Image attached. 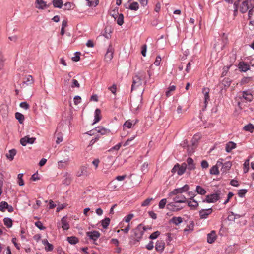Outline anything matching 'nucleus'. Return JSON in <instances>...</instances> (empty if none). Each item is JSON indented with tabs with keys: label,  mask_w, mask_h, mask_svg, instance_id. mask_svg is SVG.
I'll list each match as a JSON object with an SVG mask.
<instances>
[{
	"label": "nucleus",
	"mask_w": 254,
	"mask_h": 254,
	"mask_svg": "<svg viewBox=\"0 0 254 254\" xmlns=\"http://www.w3.org/2000/svg\"><path fill=\"white\" fill-rule=\"evenodd\" d=\"M146 74L144 71L141 70L135 73L132 77L131 91L140 87L143 82L145 84L146 83Z\"/></svg>",
	"instance_id": "1"
},
{
	"label": "nucleus",
	"mask_w": 254,
	"mask_h": 254,
	"mask_svg": "<svg viewBox=\"0 0 254 254\" xmlns=\"http://www.w3.org/2000/svg\"><path fill=\"white\" fill-rule=\"evenodd\" d=\"M16 150L15 149H11L8 151V153H6V157L10 161H12L14 157L16 155Z\"/></svg>",
	"instance_id": "25"
},
{
	"label": "nucleus",
	"mask_w": 254,
	"mask_h": 254,
	"mask_svg": "<svg viewBox=\"0 0 254 254\" xmlns=\"http://www.w3.org/2000/svg\"><path fill=\"white\" fill-rule=\"evenodd\" d=\"M176 196L173 198V201L175 203H185L186 202V197L182 194L176 195Z\"/></svg>",
	"instance_id": "14"
},
{
	"label": "nucleus",
	"mask_w": 254,
	"mask_h": 254,
	"mask_svg": "<svg viewBox=\"0 0 254 254\" xmlns=\"http://www.w3.org/2000/svg\"><path fill=\"white\" fill-rule=\"evenodd\" d=\"M81 98L79 96H76L74 98V103L75 105H77L81 102Z\"/></svg>",
	"instance_id": "55"
},
{
	"label": "nucleus",
	"mask_w": 254,
	"mask_h": 254,
	"mask_svg": "<svg viewBox=\"0 0 254 254\" xmlns=\"http://www.w3.org/2000/svg\"><path fill=\"white\" fill-rule=\"evenodd\" d=\"M111 15L115 20H116V17L118 15V9L113 10L111 12Z\"/></svg>",
	"instance_id": "60"
},
{
	"label": "nucleus",
	"mask_w": 254,
	"mask_h": 254,
	"mask_svg": "<svg viewBox=\"0 0 254 254\" xmlns=\"http://www.w3.org/2000/svg\"><path fill=\"white\" fill-rule=\"evenodd\" d=\"M52 3L54 7L61 8L63 6V2L62 0H53Z\"/></svg>",
	"instance_id": "27"
},
{
	"label": "nucleus",
	"mask_w": 254,
	"mask_h": 254,
	"mask_svg": "<svg viewBox=\"0 0 254 254\" xmlns=\"http://www.w3.org/2000/svg\"><path fill=\"white\" fill-rule=\"evenodd\" d=\"M139 8V5L137 2H133L129 6V9L132 10L136 11Z\"/></svg>",
	"instance_id": "37"
},
{
	"label": "nucleus",
	"mask_w": 254,
	"mask_h": 254,
	"mask_svg": "<svg viewBox=\"0 0 254 254\" xmlns=\"http://www.w3.org/2000/svg\"><path fill=\"white\" fill-rule=\"evenodd\" d=\"M122 146V143H119L116 145L114 146V147H112L110 149L108 150V152H113L114 150L118 151L120 149V147Z\"/></svg>",
	"instance_id": "45"
},
{
	"label": "nucleus",
	"mask_w": 254,
	"mask_h": 254,
	"mask_svg": "<svg viewBox=\"0 0 254 254\" xmlns=\"http://www.w3.org/2000/svg\"><path fill=\"white\" fill-rule=\"evenodd\" d=\"M239 66L240 70L243 72H246L250 69L249 65L244 62H240Z\"/></svg>",
	"instance_id": "24"
},
{
	"label": "nucleus",
	"mask_w": 254,
	"mask_h": 254,
	"mask_svg": "<svg viewBox=\"0 0 254 254\" xmlns=\"http://www.w3.org/2000/svg\"><path fill=\"white\" fill-rule=\"evenodd\" d=\"M212 209H203L199 211V214L200 219H206L209 215L212 213Z\"/></svg>",
	"instance_id": "7"
},
{
	"label": "nucleus",
	"mask_w": 254,
	"mask_h": 254,
	"mask_svg": "<svg viewBox=\"0 0 254 254\" xmlns=\"http://www.w3.org/2000/svg\"><path fill=\"white\" fill-rule=\"evenodd\" d=\"M230 185L234 187H238L239 185L238 181L235 179L231 181Z\"/></svg>",
	"instance_id": "62"
},
{
	"label": "nucleus",
	"mask_w": 254,
	"mask_h": 254,
	"mask_svg": "<svg viewBox=\"0 0 254 254\" xmlns=\"http://www.w3.org/2000/svg\"><path fill=\"white\" fill-rule=\"evenodd\" d=\"M134 215L133 214H129L125 217L124 220L127 223L129 222L132 218L133 217Z\"/></svg>",
	"instance_id": "53"
},
{
	"label": "nucleus",
	"mask_w": 254,
	"mask_h": 254,
	"mask_svg": "<svg viewBox=\"0 0 254 254\" xmlns=\"http://www.w3.org/2000/svg\"><path fill=\"white\" fill-rule=\"evenodd\" d=\"M201 166L203 169H207L209 167V164L206 160H203L201 162Z\"/></svg>",
	"instance_id": "50"
},
{
	"label": "nucleus",
	"mask_w": 254,
	"mask_h": 254,
	"mask_svg": "<svg viewBox=\"0 0 254 254\" xmlns=\"http://www.w3.org/2000/svg\"><path fill=\"white\" fill-rule=\"evenodd\" d=\"M114 53V49L113 47L112 44L110 43L105 55V60L107 62H110L113 58Z\"/></svg>",
	"instance_id": "4"
},
{
	"label": "nucleus",
	"mask_w": 254,
	"mask_h": 254,
	"mask_svg": "<svg viewBox=\"0 0 254 254\" xmlns=\"http://www.w3.org/2000/svg\"><path fill=\"white\" fill-rule=\"evenodd\" d=\"M45 249L47 251H51L53 249V246L52 244L48 243V244L46 245Z\"/></svg>",
	"instance_id": "63"
},
{
	"label": "nucleus",
	"mask_w": 254,
	"mask_h": 254,
	"mask_svg": "<svg viewBox=\"0 0 254 254\" xmlns=\"http://www.w3.org/2000/svg\"><path fill=\"white\" fill-rule=\"evenodd\" d=\"M177 203L174 202H171L167 204V208L169 209V210L173 212L175 211H178L180 210H181L183 207H179V205H177L176 204Z\"/></svg>",
	"instance_id": "9"
},
{
	"label": "nucleus",
	"mask_w": 254,
	"mask_h": 254,
	"mask_svg": "<svg viewBox=\"0 0 254 254\" xmlns=\"http://www.w3.org/2000/svg\"><path fill=\"white\" fill-rule=\"evenodd\" d=\"M132 123L129 121H127L124 124V126L127 127L128 128H131Z\"/></svg>",
	"instance_id": "59"
},
{
	"label": "nucleus",
	"mask_w": 254,
	"mask_h": 254,
	"mask_svg": "<svg viewBox=\"0 0 254 254\" xmlns=\"http://www.w3.org/2000/svg\"><path fill=\"white\" fill-rule=\"evenodd\" d=\"M161 7V3L160 2H157L155 5L154 10L156 12H158L160 10Z\"/></svg>",
	"instance_id": "64"
},
{
	"label": "nucleus",
	"mask_w": 254,
	"mask_h": 254,
	"mask_svg": "<svg viewBox=\"0 0 254 254\" xmlns=\"http://www.w3.org/2000/svg\"><path fill=\"white\" fill-rule=\"evenodd\" d=\"M186 162L188 169L189 170H192L195 169V164L194 163L193 160L191 158H188L186 160Z\"/></svg>",
	"instance_id": "13"
},
{
	"label": "nucleus",
	"mask_w": 254,
	"mask_h": 254,
	"mask_svg": "<svg viewBox=\"0 0 254 254\" xmlns=\"http://www.w3.org/2000/svg\"><path fill=\"white\" fill-rule=\"evenodd\" d=\"M8 206V204L5 201H2L0 203V210L4 212L7 207Z\"/></svg>",
	"instance_id": "39"
},
{
	"label": "nucleus",
	"mask_w": 254,
	"mask_h": 254,
	"mask_svg": "<svg viewBox=\"0 0 254 254\" xmlns=\"http://www.w3.org/2000/svg\"><path fill=\"white\" fill-rule=\"evenodd\" d=\"M188 194L189 196H190V198L189 200H193V198L196 196V194L192 191H189L188 192Z\"/></svg>",
	"instance_id": "61"
},
{
	"label": "nucleus",
	"mask_w": 254,
	"mask_h": 254,
	"mask_svg": "<svg viewBox=\"0 0 254 254\" xmlns=\"http://www.w3.org/2000/svg\"><path fill=\"white\" fill-rule=\"evenodd\" d=\"M202 92L204 94V104L205 108H206L208 102L210 100L209 97V89L208 88H204L202 90Z\"/></svg>",
	"instance_id": "12"
},
{
	"label": "nucleus",
	"mask_w": 254,
	"mask_h": 254,
	"mask_svg": "<svg viewBox=\"0 0 254 254\" xmlns=\"http://www.w3.org/2000/svg\"><path fill=\"white\" fill-rule=\"evenodd\" d=\"M3 222L5 225H6L8 228H10L12 225V221L11 219L9 218H5L3 219Z\"/></svg>",
	"instance_id": "35"
},
{
	"label": "nucleus",
	"mask_w": 254,
	"mask_h": 254,
	"mask_svg": "<svg viewBox=\"0 0 254 254\" xmlns=\"http://www.w3.org/2000/svg\"><path fill=\"white\" fill-rule=\"evenodd\" d=\"M117 22L119 25H122L124 22V15L123 14H119L117 17Z\"/></svg>",
	"instance_id": "34"
},
{
	"label": "nucleus",
	"mask_w": 254,
	"mask_h": 254,
	"mask_svg": "<svg viewBox=\"0 0 254 254\" xmlns=\"http://www.w3.org/2000/svg\"><path fill=\"white\" fill-rule=\"evenodd\" d=\"M62 228L64 230H67L69 228V224L65 217H63L61 219Z\"/></svg>",
	"instance_id": "19"
},
{
	"label": "nucleus",
	"mask_w": 254,
	"mask_h": 254,
	"mask_svg": "<svg viewBox=\"0 0 254 254\" xmlns=\"http://www.w3.org/2000/svg\"><path fill=\"white\" fill-rule=\"evenodd\" d=\"M23 174H19L18 175V184L19 186H23L24 183V181L22 179Z\"/></svg>",
	"instance_id": "49"
},
{
	"label": "nucleus",
	"mask_w": 254,
	"mask_h": 254,
	"mask_svg": "<svg viewBox=\"0 0 254 254\" xmlns=\"http://www.w3.org/2000/svg\"><path fill=\"white\" fill-rule=\"evenodd\" d=\"M108 89L114 95L116 94L117 87L116 84H114L112 86L108 88Z\"/></svg>",
	"instance_id": "57"
},
{
	"label": "nucleus",
	"mask_w": 254,
	"mask_h": 254,
	"mask_svg": "<svg viewBox=\"0 0 254 254\" xmlns=\"http://www.w3.org/2000/svg\"><path fill=\"white\" fill-rule=\"evenodd\" d=\"M64 6L65 10H70L73 9L74 4L71 2H67L64 4Z\"/></svg>",
	"instance_id": "40"
},
{
	"label": "nucleus",
	"mask_w": 254,
	"mask_h": 254,
	"mask_svg": "<svg viewBox=\"0 0 254 254\" xmlns=\"http://www.w3.org/2000/svg\"><path fill=\"white\" fill-rule=\"evenodd\" d=\"M187 202L188 205L190 207L191 209H196L198 206V202L194 200H188L186 201Z\"/></svg>",
	"instance_id": "20"
},
{
	"label": "nucleus",
	"mask_w": 254,
	"mask_h": 254,
	"mask_svg": "<svg viewBox=\"0 0 254 254\" xmlns=\"http://www.w3.org/2000/svg\"><path fill=\"white\" fill-rule=\"evenodd\" d=\"M187 168V163H183L181 165H180L179 164L178 175H183L185 173Z\"/></svg>",
	"instance_id": "21"
},
{
	"label": "nucleus",
	"mask_w": 254,
	"mask_h": 254,
	"mask_svg": "<svg viewBox=\"0 0 254 254\" xmlns=\"http://www.w3.org/2000/svg\"><path fill=\"white\" fill-rule=\"evenodd\" d=\"M223 160L222 159H219L216 162L215 166L218 168H220L222 167L224 164L223 162Z\"/></svg>",
	"instance_id": "56"
},
{
	"label": "nucleus",
	"mask_w": 254,
	"mask_h": 254,
	"mask_svg": "<svg viewBox=\"0 0 254 254\" xmlns=\"http://www.w3.org/2000/svg\"><path fill=\"white\" fill-rule=\"evenodd\" d=\"M95 130L98 133H101L102 135H104L108 132V130L102 127H98L95 128Z\"/></svg>",
	"instance_id": "32"
},
{
	"label": "nucleus",
	"mask_w": 254,
	"mask_h": 254,
	"mask_svg": "<svg viewBox=\"0 0 254 254\" xmlns=\"http://www.w3.org/2000/svg\"><path fill=\"white\" fill-rule=\"evenodd\" d=\"M195 191L200 195H205L206 193V190L200 186H196Z\"/></svg>",
	"instance_id": "29"
},
{
	"label": "nucleus",
	"mask_w": 254,
	"mask_h": 254,
	"mask_svg": "<svg viewBox=\"0 0 254 254\" xmlns=\"http://www.w3.org/2000/svg\"><path fill=\"white\" fill-rule=\"evenodd\" d=\"M167 203V199L165 198L161 199L159 202V208L160 209H163L165 207Z\"/></svg>",
	"instance_id": "44"
},
{
	"label": "nucleus",
	"mask_w": 254,
	"mask_h": 254,
	"mask_svg": "<svg viewBox=\"0 0 254 254\" xmlns=\"http://www.w3.org/2000/svg\"><path fill=\"white\" fill-rule=\"evenodd\" d=\"M153 200L152 198H148L145 199L141 204L142 206H147L150 204V202Z\"/></svg>",
	"instance_id": "47"
},
{
	"label": "nucleus",
	"mask_w": 254,
	"mask_h": 254,
	"mask_svg": "<svg viewBox=\"0 0 254 254\" xmlns=\"http://www.w3.org/2000/svg\"><path fill=\"white\" fill-rule=\"evenodd\" d=\"M15 118L17 119L20 123H22L24 119V116L18 112L15 113Z\"/></svg>",
	"instance_id": "42"
},
{
	"label": "nucleus",
	"mask_w": 254,
	"mask_h": 254,
	"mask_svg": "<svg viewBox=\"0 0 254 254\" xmlns=\"http://www.w3.org/2000/svg\"><path fill=\"white\" fill-rule=\"evenodd\" d=\"M220 198V196L218 193H213L210 195H208L206 196V199L204 202L207 203H215Z\"/></svg>",
	"instance_id": "5"
},
{
	"label": "nucleus",
	"mask_w": 254,
	"mask_h": 254,
	"mask_svg": "<svg viewBox=\"0 0 254 254\" xmlns=\"http://www.w3.org/2000/svg\"><path fill=\"white\" fill-rule=\"evenodd\" d=\"M236 144L233 141H229L226 143L225 150L227 152L230 153L231 151L236 148Z\"/></svg>",
	"instance_id": "15"
},
{
	"label": "nucleus",
	"mask_w": 254,
	"mask_h": 254,
	"mask_svg": "<svg viewBox=\"0 0 254 254\" xmlns=\"http://www.w3.org/2000/svg\"><path fill=\"white\" fill-rule=\"evenodd\" d=\"M216 234L215 231H213L207 235V242L209 243H212L216 239Z\"/></svg>",
	"instance_id": "22"
},
{
	"label": "nucleus",
	"mask_w": 254,
	"mask_h": 254,
	"mask_svg": "<svg viewBox=\"0 0 254 254\" xmlns=\"http://www.w3.org/2000/svg\"><path fill=\"white\" fill-rule=\"evenodd\" d=\"M33 79L31 75H28L26 76L24 79L23 81V86H24V85H31L33 83Z\"/></svg>",
	"instance_id": "17"
},
{
	"label": "nucleus",
	"mask_w": 254,
	"mask_h": 254,
	"mask_svg": "<svg viewBox=\"0 0 254 254\" xmlns=\"http://www.w3.org/2000/svg\"><path fill=\"white\" fill-rule=\"evenodd\" d=\"M67 240L71 244H76L78 242V238L74 236L68 237Z\"/></svg>",
	"instance_id": "33"
},
{
	"label": "nucleus",
	"mask_w": 254,
	"mask_h": 254,
	"mask_svg": "<svg viewBox=\"0 0 254 254\" xmlns=\"http://www.w3.org/2000/svg\"><path fill=\"white\" fill-rule=\"evenodd\" d=\"M101 119V112L99 109H96L95 111L94 122L93 124L98 123Z\"/></svg>",
	"instance_id": "23"
},
{
	"label": "nucleus",
	"mask_w": 254,
	"mask_h": 254,
	"mask_svg": "<svg viewBox=\"0 0 254 254\" xmlns=\"http://www.w3.org/2000/svg\"><path fill=\"white\" fill-rule=\"evenodd\" d=\"M248 18L250 21L254 20V7H252L248 12Z\"/></svg>",
	"instance_id": "36"
},
{
	"label": "nucleus",
	"mask_w": 254,
	"mask_h": 254,
	"mask_svg": "<svg viewBox=\"0 0 254 254\" xmlns=\"http://www.w3.org/2000/svg\"><path fill=\"white\" fill-rule=\"evenodd\" d=\"M35 137H30L29 135L26 136L20 139V142L23 146H26L28 144H32L35 141Z\"/></svg>",
	"instance_id": "6"
},
{
	"label": "nucleus",
	"mask_w": 254,
	"mask_h": 254,
	"mask_svg": "<svg viewBox=\"0 0 254 254\" xmlns=\"http://www.w3.org/2000/svg\"><path fill=\"white\" fill-rule=\"evenodd\" d=\"M71 87L72 88L74 87L79 88L80 84L77 80L73 79L72 80Z\"/></svg>",
	"instance_id": "46"
},
{
	"label": "nucleus",
	"mask_w": 254,
	"mask_h": 254,
	"mask_svg": "<svg viewBox=\"0 0 254 254\" xmlns=\"http://www.w3.org/2000/svg\"><path fill=\"white\" fill-rule=\"evenodd\" d=\"M86 235L94 242L97 241V240L100 236V233L97 231H93L91 232H87Z\"/></svg>",
	"instance_id": "8"
},
{
	"label": "nucleus",
	"mask_w": 254,
	"mask_h": 254,
	"mask_svg": "<svg viewBox=\"0 0 254 254\" xmlns=\"http://www.w3.org/2000/svg\"><path fill=\"white\" fill-rule=\"evenodd\" d=\"M189 186L187 184H186L183 187L173 190L168 194V195L169 196H172L178 194H181L183 192H187L189 190Z\"/></svg>",
	"instance_id": "3"
},
{
	"label": "nucleus",
	"mask_w": 254,
	"mask_h": 254,
	"mask_svg": "<svg viewBox=\"0 0 254 254\" xmlns=\"http://www.w3.org/2000/svg\"><path fill=\"white\" fill-rule=\"evenodd\" d=\"M252 7H254V0H246L240 5V11L242 13H246Z\"/></svg>",
	"instance_id": "2"
},
{
	"label": "nucleus",
	"mask_w": 254,
	"mask_h": 254,
	"mask_svg": "<svg viewBox=\"0 0 254 254\" xmlns=\"http://www.w3.org/2000/svg\"><path fill=\"white\" fill-rule=\"evenodd\" d=\"M182 221V218L181 217H173L171 220V222L176 225L181 223Z\"/></svg>",
	"instance_id": "30"
},
{
	"label": "nucleus",
	"mask_w": 254,
	"mask_h": 254,
	"mask_svg": "<svg viewBox=\"0 0 254 254\" xmlns=\"http://www.w3.org/2000/svg\"><path fill=\"white\" fill-rule=\"evenodd\" d=\"M69 164V160L67 159L64 161H59L58 162V166L59 168H64Z\"/></svg>",
	"instance_id": "26"
},
{
	"label": "nucleus",
	"mask_w": 254,
	"mask_h": 254,
	"mask_svg": "<svg viewBox=\"0 0 254 254\" xmlns=\"http://www.w3.org/2000/svg\"><path fill=\"white\" fill-rule=\"evenodd\" d=\"M210 173L211 174L218 175L219 173L218 168L215 166H213L210 170Z\"/></svg>",
	"instance_id": "43"
},
{
	"label": "nucleus",
	"mask_w": 254,
	"mask_h": 254,
	"mask_svg": "<svg viewBox=\"0 0 254 254\" xmlns=\"http://www.w3.org/2000/svg\"><path fill=\"white\" fill-rule=\"evenodd\" d=\"M176 87L174 85H171L170 86L168 89L166 91V96L167 97H169L172 95V93L174 92L175 90Z\"/></svg>",
	"instance_id": "31"
},
{
	"label": "nucleus",
	"mask_w": 254,
	"mask_h": 254,
	"mask_svg": "<svg viewBox=\"0 0 254 254\" xmlns=\"http://www.w3.org/2000/svg\"><path fill=\"white\" fill-rule=\"evenodd\" d=\"M101 222L103 227L104 228H107L110 224V219L109 218H106L102 220Z\"/></svg>",
	"instance_id": "38"
},
{
	"label": "nucleus",
	"mask_w": 254,
	"mask_h": 254,
	"mask_svg": "<svg viewBox=\"0 0 254 254\" xmlns=\"http://www.w3.org/2000/svg\"><path fill=\"white\" fill-rule=\"evenodd\" d=\"M35 4L36 7L39 9H44L49 6L44 0H36Z\"/></svg>",
	"instance_id": "10"
},
{
	"label": "nucleus",
	"mask_w": 254,
	"mask_h": 254,
	"mask_svg": "<svg viewBox=\"0 0 254 254\" xmlns=\"http://www.w3.org/2000/svg\"><path fill=\"white\" fill-rule=\"evenodd\" d=\"M232 166V163L230 161H227L224 163L222 168H221V171L222 173H226L229 170Z\"/></svg>",
	"instance_id": "16"
},
{
	"label": "nucleus",
	"mask_w": 254,
	"mask_h": 254,
	"mask_svg": "<svg viewBox=\"0 0 254 254\" xmlns=\"http://www.w3.org/2000/svg\"><path fill=\"white\" fill-rule=\"evenodd\" d=\"M20 107L24 108L26 110L28 109L29 108V105L26 102H21L20 104Z\"/></svg>",
	"instance_id": "58"
},
{
	"label": "nucleus",
	"mask_w": 254,
	"mask_h": 254,
	"mask_svg": "<svg viewBox=\"0 0 254 254\" xmlns=\"http://www.w3.org/2000/svg\"><path fill=\"white\" fill-rule=\"evenodd\" d=\"M35 225L40 230H44L46 228L44 226H43L42 223L40 221L36 222L35 223Z\"/></svg>",
	"instance_id": "52"
},
{
	"label": "nucleus",
	"mask_w": 254,
	"mask_h": 254,
	"mask_svg": "<svg viewBox=\"0 0 254 254\" xmlns=\"http://www.w3.org/2000/svg\"><path fill=\"white\" fill-rule=\"evenodd\" d=\"M141 98H138L137 99L132 100L131 101V106L132 108H134V109H138L141 104Z\"/></svg>",
	"instance_id": "18"
},
{
	"label": "nucleus",
	"mask_w": 254,
	"mask_h": 254,
	"mask_svg": "<svg viewBox=\"0 0 254 254\" xmlns=\"http://www.w3.org/2000/svg\"><path fill=\"white\" fill-rule=\"evenodd\" d=\"M160 234V233L158 231H155L150 235L149 238L150 239H155L158 237Z\"/></svg>",
	"instance_id": "48"
},
{
	"label": "nucleus",
	"mask_w": 254,
	"mask_h": 254,
	"mask_svg": "<svg viewBox=\"0 0 254 254\" xmlns=\"http://www.w3.org/2000/svg\"><path fill=\"white\" fill-rule=\"evenodd\" d=\"M244 172L245 173H246L248 172L249 167V160L247 159L245 161V163H244Z\"/></svg>",
	"instance_id": "51"
},
{
	"label": "nucleus",
	"mask_w": 254,
	"mask_h": 254,
	"mask_svg": "<svg viewBox=\"0 0 254 254\" xmlns=\"http://www.w3.org/2000/svg\"><path fill=\"white\" fill-rule=\"evenodd\" d=\"M254 127L252 124H249L244 127V129L246 131L253 132L254 130Z\"/></svg>",
	"instance_id": "41"
},
{
	"label": "nucleus",
	"mask_w": 254,
	"mask_h": 254,
	"mask_svg": "<svg viewBox=\"0 0 254 254\" xmlns=\"http://www.w3.org/2000/svg\"><path fill=\"white\" fill-rule=\"evenodd\" d=\"M247 192V190L245 189L240 190L238 192V195L240 197H243Z\"/></svg>",
	"instance_id": "54"
},
{
	"label": "nucleus",
	"mask_w": 254,
	"mask_h": 254,
	"mask_svg": "<svg viewBox=\"0 0 254 254\" xmlns=\"http://www.w3.org/2000/svg\"><path fill=\"white\" fill-rule=\"evenodd\" d=\"M165 248V243L162 240H158L156 243L155 249L159 253H162Z\"/></svg>",
	"instance_id": "11"
},
{
	"label": "nucleus",
	"mask_w": 254,
	"mask_h": 254,
	"mask_svg": "<svg viewBox=\"0 0 254 254\" xmlns=\"http://www.w3.org/2000/svg\"><path fill=\"white\" fill-rule=\"evenodd\" d=\"M242 97L247 101H251L253 99L252 95L247 91L243 92Z\"/></svg>",
	"instance_id": "28"
}]
</instances>
